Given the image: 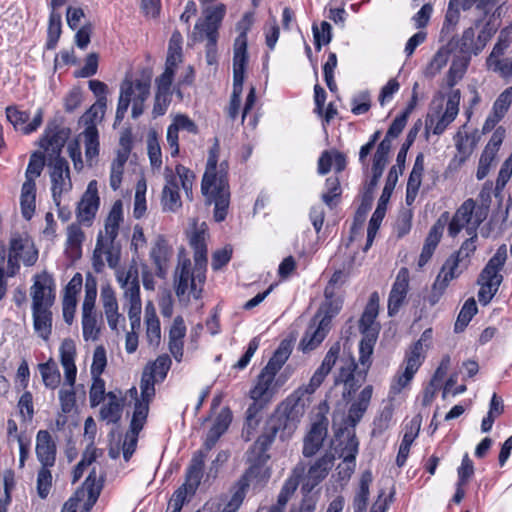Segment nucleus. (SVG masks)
<instances>
[{
	"mask_svg": "<svg viewBox=\"0 0 512 512\" xmlns=\"http://www.w3.org/2000/svg\"><path fill=\"white\" fill-rule=\"evenodd\" d=\"M459 0H450L441 29V39L449 37L454 31L460 19L458 8Z\"/></svg>",
	"mask_w": 512,
	"mask_h": 512,
	"instance_id": "obj_38",
	"label": "nucleus"
},
{
	"mask_svg": "<svg viewBox=\"0 0 512 512\" xmlns=\"http://www.w3.org/2000/svg\"><path fill=\"white\" fill-rule=\"evenodd\" d=\"M397 181H398V173L396 170V166H393V167H391V169L388 173L382 194L378 200L377 207H376L374 213L372 214V217L368 224L367 239H366L365 247L363 249L365 252L371 247V245L374 241V238L377 234V231L379 230L381 222H382L383 218L385 217L387 203L389 202V199L393 193V190L395 189Z\"/></svg>",
	"mask_w": 512,
	"mask_h": 512,
	"instance_id": "obj_7",
	"label": "nucleus"
},
{
	"mask_svg": "<svg viewBox=\"0 0 512 512\" xmlns=\"http://www.w3.org/2000/svg\"><path fill=\"white\" fill-rule=\"evenodd\" d=\"M149 412V403L147 401H135L134 412L130 422L129 432L138 435L143 429Z\"/></svg>",
	"mask_w": 512,
	"mask_h": 512,
	"instance_id": "obj_40",
	"label": "nucleus"
},
{
	"mask_svg": "<svg viewBox=\"0 0 512 512\" xmlns=\"http://www.w3.org/2000/svg\"><path fill=\"white\" fill-rule=\"evenodd\" d=\"M35 450L41 466H54L56 461V444L47 430L38 431Z\"/></svg>",
	"mask_w": 512,
	"mask_h": 512,
	"instance_id": "obj_20",
	"label": "nucleus"
},
{
	"mask_svg": "<svg viewBox=\"0 0 512 512\" xmlns=\"http://www.w3.org/2000/svg\"><path fill=\"white\" fill-rule=\"evenodd\" d=\"M448 219H449V213L443 212L440 215V217L437 219V221L431 227V229L425 239L421 254L419 256L418 266L420 268L425 266L431 259L435 249L437 248V246L442 238L443 231H444L445 226L447 225Z\"/></svg>",
	"mask_w": 512,
	"mask_h": 512,
	"instance_id": "obj_15",
	"label": "nucleus"
},
{
	"mask_svg": "<svg viewBox=\"0 0 512 512\" xmlns=\"http://www.w3.org/2000/svg\"><path fill=\"white\" fill-rule=\"evenodd\" d=\"M61 27V15L59 13H56L55 11H52L49 16V25L47 30V50H53L56 48L62 32Z\"/></svg>",
	"mask_w": 512,
	"mask_h": 512,
	"instance_id": "obj_46",
	"label": "nucleus"
},
{
	"mask_svg": "<svg viewBox=\"0 0 512 512\" xmlns=\"http://www.w3.org/2000/svg\"><path fill=\"white\" fill-rule=\"evenodd\" d=\"M101 489L102 485L96 483V471L93 469L84 481L82 487L78 488L74 496L65 502L61 512H76L78 503L83 501L86 496L83 512H90L100 496Z\"/></svg>",
	"mask_w": 512,
	"mask_h": 512,
	"instance_id": "obj_8",
	"label": "nucleus"
},
{
	"mask_svg": "<svg viewBox=\"0 0 512 512\" xmlns=\"http://www.w3.org/2000/svg\"><path fill=\"white\" fill-rule=\"evenodd\" d=\"M409 289V271L403 267L399 270L388 297V315L395 316L404 304Z\"/></svg>",
	"mask_w": 512,
	"mask_h": 512,
	"instance_id": "obj_13",
	"label": "nucleus"
},
{
	"mask_svg": "<svg viewBox=\"0 0 512 512\" xmlns=\"http://www.w3.org/2000/svg\"><path fill=\"white\" fill-rule=\"evenodd\" d=\"M190 245L194 250L195 267H206L207 245L203 231H195L190 238Z\"/></svg>",
	"mask_w": 512,
	"mask_h": 512,
	"instance_id": "obj_37",
	"label": "nucleus"
},
{
	"mask_svg": "<svg viewBox=\"0 0 512 512\" xmlns=\"http://www.w3.org/2000/svg\"><path fill=\"white\" fill-rule=\"evenodd\" d=\"M456 277H458V273L447 272L441 268L439 274L437 275V277L433 283L431 295L429 296V299H428L429 303L432 306L435 305L439 301L442 294L444 293L447 286L449 285L450 281Z\"/></svg>",
	"mask_w": 512,
	"mask_h": 512,
	"instance_id": "obj_36",
	"label": "nucleus"
},
{
	"mask_svg": "<svg viewBox=\"0 0 512 512\" xmlns=\"http://www.w3.org/2000/svg\"><path fill=\"white\" fill-rule=\"evenodd\" d=\"M334 460L335 456L331 452H326L309 468L308 473L318 481H323L332 468Z\"/></svg>",
	"mask_w": 512,
	"mask_h": 512,
	"instance_id": "obj_45",
	"label": "nucleus"
},
{
	"mask_svg": "<svg viewBox=\"0 0 512 512\" xmlns=\"http://www.w3.org/2000/svg\"><path fill=\"white\" fill-rule=\"evenodd\" d=\"M70 130L60 128L58 126L51 127L48 125L44 135L39 141V145L48 151L49 160L63 158L61 156L62 149L69 137Z\"/></svg>",
	"mask_w": 512,
	"mask_h": 512,
	"instance_id": "obj_11",
	"label": "nucleus"
},
{
	"mask_svg": "<svg viewBox=\"0 0 512 512\" xmlns=\"http://www.w3.org/2000/svg\"><path fill=\"white\" fill-rule=\"evenodd\" d=\"M97 297V282L90 274L86 277L85 297L82 304V311H92L95 308Z\"/></svg>",
	"mask_w": 512,
	"mask_h": 512,
	"instance_id": "obj_58",
	"label": "nucleus"
},
{
	"mask_svg": "<svg viewBox=\"0 0 512 512\" xmlns=\"http://www.w3.org/2000/svg\"><path fill=\"white\" fill-rule=\"evenodd\" d=\"M476 250V241L472 239H466L460 246V249L453 253L443 264L442 269L447 272H455L458 275L461 271H457L458 267L461 263H464V266L467 267L469 263L470 256Z\"/></svg>",
	"mask_w": 512,
	"mask_h": 512,
	"instance_id": "obj_23",
	"label": "nucleus"
},
{
	"mask_svg": "<svg viewBox=\"0 0 512 512\" xmlns=\"http://www.w3.org/2000/svg\"><path fill=\"white\" fill-rule=\"evenodd\" d=\"M44 165V155L40 152H34L30 156L24 182L35 183V179L41 175Z\"/></svg>",
	"mask_w": 512,
	"mask_h": 512,
	"instance_id": "obj_49",
	"label": "nucleus"
},
{
	"mask_svg": "<svg viewBox=\"0 0 512 512\" xmlns=\"http://www.w3.org/2000/svg\"><path fill=\"white\" fill-rule=\"evenodd\" d=\"M151 71L143 70L140 79L125 78L120 84V94L115 114L114 125L123 121L127 110L132 103L131 115L133 119L144 113V103L150 96Z\"/></svg>",
	"mask_w": 512,
	"mask_h": 512,
	"instance_id": "obj_4",
	"label": "nucleus"
},
{
	"mask_svg": "<svg viewBox=\"0 0 512 512\" xmlns=\"http://www.w3.org/2000/svg\"><path fill=\"white\" fill-rule=\"evenodd\" d=\"M372 481V475L369 471L362 474L359 489L353 498L354 512H366L369 500V486Z\"/></svg>",
	"mask_w": 512,
	"mask_h": 512,
	"instance_id": "obj_33",
	"label": "nucleus"
},
{
	"mask_svg": "<svg viewBox=\"0 0 512 512\" xmlns=\"http://www.w3.org/2000/svg\"><path fill=\"white\" fill-rule=\"evenodd\" d=\"M172 101V92L157 91L155 94L152 114L154 118L163 116Z\"/></svg>",
	"mask_w": 512,
	"mask_h": 512,
	"instance_id": "obj_63",
	"label": "nucleus"
},
{
	"mask_svg": "<svg viewBox=\"0 0 512 512\" xmlns=\"http://www.w3.org/2000/svg\"><path fill=\"white\" fill-rule=\"evenodd\" d=\"M448 219H449V213L443 212L440 215V217L437 219V221L431 227V229L425 239L421 254L419 256L418 266L420 268L425 266L431 259L435 249L437 248V246L442 238L443 231H444L445 226L447 225Z\"/></svg>",
	"mask_w": 512,
	"mask_h": 512,
	"instance_id": "obj_14",
	"label": "nucleus"
},
{
	"mask_svg": "<svg viewBox=\"0 0 512 512\" xmlns=\"http://www.w3.org/2000/svg\"><path fill=\"white\" fill-rule=\"evenodd\" d=\"M146 337L150 345H159L161 339L160 321L152 308V314L149 315V307L146 308Z\"/></svg>",
	"mask_w": 512,
	"mask_h": 512,
	"instance_id": "obj_47",
	"label": "nucleus"
},
{
	"mask_svg": "<svg viewBox=\"0 0 512 512\" xmlns=\"http://www.w3.org/2000/svg\"><path fill=\"white\" fill-rule=\"evenodd\" d=\"M512 102V87L505 89L493 104L494 117L502 119Z\"/></svg>",
	"mask_w": 512,
	"mask_h": 512,
	"instance_id": "obj_60",
	"label": "nucleus"
},
{
	"mask_svg": "<svg viewBox=\"0 0 512 512\" xmlns=\"http://www.w3.org/2000/svg\"><path fill=\"white\" fill-rule=\"evenodd\" d=\"M328 425V418L324 414L319 413L304 438L302 450L304 457L310 458L321 449L328 434Z\"/></svg>",
	"mask_w": 512,
	"mask_h": 512,
	"instance_id": "obj_10",
	"label": "nucleus"
},
{
	"mask_svg": "<svg viewBox=\"0 0 512 512\" xmlns=\"http://www.w3.org/2000/svg\"><path fill=\"white\" fill-rule=\"evenodd\" d=\"M44 385L47 388L55 389L61 381L60 371L56 362L50 358L47 362L38 365Z\"/></svg>",
	"mask_w": 512,
	"mask_h": 512,
	"instance_id": "obj_35",
	"label": "nucleus"
},
{
	"mask_svg": "<svg viewBox=\"0 0 512 512\" xmlns=\"http://www.w3.org/2000/svg\"><path fill=\"white\" fill-rule=\"evenodd\" d=\"M132 277L131 271L127 273L125 278L122 276H118V281L121 283V286L125 288L124 296L129 301V303H141L140 298V285L137 273Z\"/></svg>",
	"mask_w": 512,
	"mask_h": 512,
	"instance_id": "obj_43",
	"label": "nucleus"
},
{
	"mask_svg": "<svg viewBox=\"0 0 512 512\" xmlns=\"http://www.w3.org/2000/svg\"><path fill=\"white\" fill-rule=\"evenodd\" d=\"M249 487V479L246 475L241 476V478L236 482L233 487V494L230 501L227 503L224 508V512H236L241 506L247 489Z\"/></svg>",
	"mask_w": 512,
	"mask_h": 512,
	"instance_id": "obj_39",
	"label": "nucleus"
},
{
	"mask_svg": "<svg viewBox=\"0 0 512 512\" xmlns=\"http://www.w3.org/2000/svg\"><path fill=\"white\" fill-rule=\"evenodd\" d=\"M391 147V141H388V139H383L379 143L373 157L372 170L383 173L388 161V155L390 153Z\"/></svg>",
	"mask_w": 512,
	"mask_h": 512,
	"instance_id": "obj_52",
	"label": "nucleus"
},
{
	"mask_svg": "<svg viewBox=\"0 0 512 512\" xmlns=\"http://www.w3.org/2000/svg\"><path fill=\"white\" fill-rule=\"evenodd\" d=\"M203 13L205 18L196 22L195 30L205 35L218 36L219 26L226 14V6L221 3L216 6L207 7Z\"/></svg>",
	"mask_w": 512,
	"mask_h": 512,
	"instance_id": "obj_19",
	"label": "nucleus"
},
{
	"mask_svg": "<svg viewBox=\"0 0 512 512\" xmlns=\"http://www.w3.org/2000/svg\"><path fill=\"white\" fill-rule=\"evenodd\" d=\"M332 27L330 23L327 21H323L321 23V28L319 29L316 24H313L312 31L314 37V45L317 51H320L322 45H327L330 43L332 39L331 34Z\"/></svg>",
	"mask_w": 512,
	"mask_h": 512,
	"instance_id": "obj_55",
	"label": "nucleus"
},
{
	"mask_svg": "<svg viewBox=\"0 0 512 512\" xmlns=\"http://www.w3.org/2000/svg\"><path fill=\"white\" fill-rule=\"evenodd\" d=\"M276 436L277 435L275 433H271V430L264 426L262 434L256 439L252 448L253 453L257 455V461L263 462L269 458L266 452L270 449Z\"/></svg>",
	"mask_w": 512,
	"mask_h": 512,
	"instance_id": "obj_41",
	"label": "nucleus"
},
{
	"mask_svg": "<svg viewBox=\"0 0 512 512\" xmlns=\"http://www.w3.org/2000/svg\"><path fill=\"white\" fill-rule=\"evenodd\" d=\"M83 134L85 139V155L87 161H90L99 154L98 130L93 127L85 128Z\"/></svg>",
	"mask_w": 512,
	"mask_h": 512,
	"instance_id": "obj_51",
	"label": "nucleus"
},
{
	"mask_svg": "<svg viewBox=\"0 0 512 512\" xmlns=\"http://www.w3.org/2000/svg\"><path fill=\"white\" fill-rule=\"evenodd\" d=\"M470 61V56H454L446 76V83L450 89H452L464 77Z\"/></svg>",
	"mask_w": 512,
	"mask_h": 512,
	"instance_id": "obj_32",
	"label": "nucleus"
},
{
	"mask_svg": "<svg viewBox=\"0 0 512 512\" xmlns=\"http://www.w3.org/2000/svg\"><path fill=\"white\" fill-rule=\"evenodd\" d=\"M122 217V203L116 201L105 220L104 232L97 235L95 249L92 256V266L95 272L100 273L105 267L103 256H106L107 264L115 269L120 262L121 246L116 242Z\"/></svg>",
	"mask_w": 512,
	"mask_h": 512,
	"instance_id": "obj_2",
	"label": "nucleus"
},
{
	"mask_svg": "<svg viewBox=\"0 0 512 512\" xmlns=\"http://www.w3.org/2000/svg\"><path fill=\"white\" fill-rule=\"evenodd\" d=\"M206 456V453L202 450L195 452L186 470L183 485H188L187 487L190 488L192 494L196 493L201 483Z\"/></svg>",
	"mask_w": 512,
	"mask_h": 512,
	"instance_id": "obj_21",
	"label": "nucleus"
},
{
	"mask_svg": "<svg viewBox=\"0 0 512 512\" xmlns=\"http://www.w3.org/2000/svg\"><path fill=\"white\" fill-rule=\"evenodd\" d=\"M305 406L303 392L296 390L276 407L265 426L271 433H280V439L284 441L296 430L305 413Z\"/></svg>",
	"mask_w": 512,
	"mask_h": 512,
	"instance_id": "obj_5",
	"label": "nucleus"
},
{
	"mask_svg": "<svg viewBox=\"0 0 512 512\" xmlns=\"http://www.w3.org/2000/svg\"><path fill=\"white\" fill-rule=\"evenodd\" d=\"M477 311L478 308L475 299H467L458 314L454 324V331L456 333L463 332Z\"/></svg>",
	"mask_w": 512,
	"mask_h": 512,
	"instance_id": "obj_44",
	"label": "nucleus"
},
{
	"mask_svg": "<svg viewBox=\"0 0 512 512\" xmlns=\"http://www.w3.org/2000/svg\"><path fill=\"white\" fill-rule=\"evenodd\" d=\"M422 127V122L420 119H418L413 126L409 129L406 139L404 143L402 144L396 158L397 166L399 167V171L397 172L398 175L402 174L405 168V161L407 157L408 150L413 145L414 141L417 138V135Z\"/></svg>",
	"mask_w": 512,
	"mask_h": 512,
	"instance_id": "obj_34",
	"label": "nucleus"
},
{
	"mask_svg": "<svg viewBox=\"0 0 512 512\" xmlns=\"http://www.w3.org/2000/svg\"><path fill=\"white\" fill-rule=\"evenodd\" d=\"M20 207L23 218L30 220L36 209V183L24 182L22 184Z\"/></svg>",
	"mask_w": 512,
	"mask_h": 512,
	"instance_id": "obj_28",
	"label": "nucleus"
},
{
	"mask_svg": "<svg viewBox=\"0 0 512 512\" xmlns=\"http://www.w3.org/2000/svg\"><path fill=\"white\" fill-rule=\"evenodd\" d=\"M330 326H328V318L320 320L319 314H316L310 321L301 341L300 348L306 353L316 349L326 338Z\"/></svg>",
	"mask_w": 512,
	"mask_h": 512,
	"instance_id": "obj_12",
	"label": "nucleus"
},
{
	"mask_svg": "<svg viewBox=\"0 0 512 512\" xmlns=\"http://www.w3.org/2000/svg\"><path fill=\"white\" fill-rule=\"evenodd\" d=\"M379 311V295L377 292H373L370 295L369 301L364 309V312L360 318L359 323L361 325L374 324L375 319L378 316Z\"/></svg>",
	"mask_w": 512,
	"mask_h": 512,
	"instance_id": "obj_53",
	"label": "nucleus"
},
{
	"mask_svg": "<svg viewBox=\"0 0 512 512\" xmlns=\"http://www.w3.org/2000/svg\"><path fill=\"white\" fill-rule=\"evenodd\" d=\"M506 259L507 248L505 244H502L481 271L477 283H499L500 286L503 281V276L499 272L504 267Z\"/></svg>",
	"mask_w": 512,
	"mask_h": 512,
	"instance_id": "obj_17",
	"label": "nucleus"
},
{
	"mask_svg": "<svg viewBox=\"0 0 512 512\" xmlns=\"http://www.w3.org/2000/svg\"><path fill=\"white\" fill-rule=\"evenodd\" d=\"M100 200L82 198L78 205L77 218L81 223H90L98 210Z\"/></svg>",
	"mask_w": 512,
	"mask_h": 512,
	"instance_id": "obj_48",
	"label": "nucleus"
},
{
	"mask_svg": "<svg viewBox=\"0 0 512 512\" xmlns=\"http://www.w3.org/2000/svg\"><path fill=\"white\" fill-rule=\"evenodd\" d=\"M474 37L475 31L472 27H469L464 30L460 39L452 37L448 42V46L451 47L454 52H458V55L470 57L472 54L477 55L481 50H476L478 43L474 40Z\"/></svg>",
	"mask_w": 512,
	"mask_h": 512,
	"instance_id": "obj_26",
	"label": "nucleus"
},
{
	"mask_svg": "<svg viewBox=\"0 0 512 512\" xmlns=\"http://www.w3.org/2000/svg\"><path fill=\"white\" fill-rule=\"evenodd\" d=\"M7 120L14 126L15 129L21 130L24 134L28 135L35 132L43 122V110H37L32 121L27 123L30 115L27 111H21L16 106H8L6 108Z\"/></svg>",
	"mask_w": 512,
	"mask_h": 512,
	"instance_id": "obj_16",
	"label": "nucleus"
},
{
	"mask_svg": "<svg viewBox=\"0 0 512 512\" xmlns=\"http://www.w3.org/2000/svg\"><path fill=\"white\" fill-rule=\"evenodd\" d=\"M373 393V387L367 385L358 395V398L353 402L348 410V421L351 426H356L363 415L367 411Z\"/></svg>",
	"mask_w": 512,
	"mask_h": 512,
	"instance_id": "obj_27",
	"label": "nucleus"
},
{
	"mask_svg": "<svg viewBox=\"0 0 512 512\" xmlns=\"http://www.w3.org/2000/svg\"><path fill=\"white\" fill-rule=\"evenodd\" d=\"M60 361L63 367L76 366L75 355L76 348L74 341L71 339H65L61 343L60 349Z\"/></svg>",
	"mask_w": 512,
	"mask_h": 512,
	"instance_id": "obj_62",
	"label": "nucleus"
},
{
	"mask_svg": "<svg viewBox=\"0 0 512 512\" xmlns=\"http://www.w3.org/2000/svg\"><path fill=\"white\" fill-rule=\"evenodd\" d=\"M176 34H172L169 41L168 52L165 67L176 70L178 63L182 61V47L179 43L175 44Z\"/></svg>",
	"mask_w": 512,
	"mask_h": 512,
	"instance_id": "obj_61",
	"label": "nucleus"
},
{
	"mask_svg": "<svg viewBox=\"0 0 512 512\" xmlns=\"http://www.w3.org/2000/svg\"><path fill=\"white\" fill-rule=\"evenodd\" d=\"M166 184L162 191L161 204L163 211L176 212L181 206L179 186L175 175H166Z\"/></svg>",
	"mask_w": 512,
	"mask_h": 512,
	"instance_id": "obj_22",
	"label": "nucleus"
},
{
	"mask_svg": "<svg viewBox=\"0 0 512 512\" xmlns=\"http://www.w3.org/2000/svg\"><path fill=\"white\" fill-rule=\"evenodd\" d=\"M325 186L327 191L322 194L321 199L330 209H333L338 204L342 194L339 178L337 176L328 177Z\"/></svg>",
	"mask_w": 512,
	"mask_h": 512,
	"instance_id": "obj_42",
	"label": "nucleus"
},
{
	"mask_svg": "<svg viewBox=\"0 0 512 512\" xmlns=\"http://www.w3.org/2000/svg\"><path fill=\"white\" fill-rule=\"evenodd\" d=\"M193 271H191V261L185 258L179 262L175 272V292L177 296H183L188 288H191Z\"/></svg>",
	"mask_w": 512,
	"mask_h": 512,
	"instance_id": "obj_31",
	"label": "nucleus"
},
{
	"mask_svg": "<svg viewBox=\"0 0 512 512\" xmlns=\"http://www.w3.org/2000/svg\"><path fill=\"white\" fill-rule=\"evenodd\" d=\"M169 255L170 249L167 241L163 236H158L150 251V257L156 266V275L159 278H165L166 276Z\"/></svg>",
	"mask_w": 512,
	"mask_h": 512,
	"instance_id": "obj_25",
	"label": "nucleus"
},
{
	"mask_svg": "<svg viewBox=\"0 0 512 512\" xmlns=\"http://www.w3.org/2000/svg\"><path fill=\"white\" fill-rule=\"evenodd\" d=\"M247 45L245 33H240L235 39L233 48V83H244L248 63Z\"/></svg>",
	"mask_w": 512,
	"mask_h": 512,
	"instance_id": "obj_18",
	"label": "nucleus"
},
{
	"mask_svg": "<svg viewBox=\"0 0 512 512\" xmlns=\"http://www.w3.org/2000/svg\"><path fill=\"white\" fill-rule=\"evenodd\" d=\"M97 315L95 310L82 311V329L83 337L88 340L90 338L96 339L99 330L96 328Z\"/></svg>",
	"mask_w": 512,
	"mask_h": 512,
	"instance_id": "obj_56",
	"label": "nucleus"
},
{
	"mask_svg": "<svg viewBox=\"0 0 512 512\" xmlns=\"http://www.w3.org/2000/svg\"><path fill=\"white\" fill-rule=\"evenodd\" d=\"M30 296L34 330L42 339L47 340L52 332L51 308L56 299L53 276L47 271L34 275Z\"/></svg>",
	"mask_w": 512,
	"mask_h": 512,
	"instance_id": "obj_1",
	"label": "nucleus"
},
{
	"mask_svg": "<svg viewBox=\"0 0 512 512\" xmlns=\"http://www.w3.org/2000/svg\"><path fill=\"white\" fill-rule=\"evenodd\" d=\"M233 419L232 411L229 407H223L216 416L212 427L209 431L222 436L229 428Z\"/></svg>",
	"mask_w": 512,
	"mask_h": 512,
	"instance_id": "obj_54",
	"label": "nucleus"
},
{
	"mask_svg": "<svg viewBox=\"0 0 512 512\" xmlns=\"http://www.w3.org/2000/svg\"><path fill=\"white\" fill-rule=\"evenodd\" d=\"M107 106L94 103L80 118V122L83 123L85 128L96 127V122L102 120L105 114Z\"/></svg>",
	"mask_w": 512,
	"mask_h": 512,
	"instance_id": "obj_57",
	"label": "nucleus"
},
{
	"mask_svg": "<svg viewBox=\"0 0 512 512\" xmlns=\"http://www.w3.org/2000/svg\"><path fill=\"white\" fill-rule=\"evenodd\" d=\"M49 166L52 198L55 205L59 206L62 194L72 188L69 164L65 158H58L49 160Z\"/></svg>",
	"mask_w": 512,
	"mask_h": 512,
	"instance_id": "obj_9",
	"label": "nucleus"
},
{
	"mask_svg": "<svg viewBox=\"0 0 512 512\" xmlns=\"http://www.w3.org/2000/svg\"><path fill=\"white\" fill-rule=\"evenodd\" d=\"M275 376L276 374L263 368L257 377L256 384L249 392L250 398L264 399L271 402L275 393L272 386Z\"/></svg>",
	"mask_w": 512,
	"mask_h": 512,
	"instance_id": "obj_24",
	"label": "nucleus"
},
{
	"mask_svg": "<svg viewBox=\"0 0 512 512\" xmlns=\"http://www.w3.org/2000/svg\"><path fill=\"white\" fill-rule=\"evenodd\" d=\"M431 338L432 329L429 328L422 333L419 340L411 345L405 356V370L402 374L395 377L394 382L391 385V392L398 394L411 382L424 360V356L422 355L423 342L429 341Z\"/></svg>",
	"mask_w": 512,
	"mask_h": 512,
	"instance_id": "obj_6",
	"label": "nucleus"
},
{
	"mask_svg": "<svg viewBox=\"0 0 512 512\" xmlns=\"http://www.w3.org/2000/svg\"><path fill=\"white\" fill-rule=\"evenodd\" d=\"M97 456L98 449L92 444L89 445L83 452L80 462L74 467L73 483L77 482L83 476L84 470L96 460Z\"/></svg>",
	"mask_w": 512,
	"mask_h": 512,
	"instance_id": "obj_50",
	"label": "nucleus"
},
{
	"mask_svg": "<svg viewBox=\"0 0 512 512\" xmlns=\"http://www.w3.org/2000/svg\"><path fill=\"white\" fill-rule=\"evenodd\" d=\"M452 52H454L453 49L448 45L441 47L436 52L429 64V69L431 70L432 75L440 72V70L447 64L449 56Z\"/></svg>",
	"mask_w": 512,
	"mask_h": 512,
	"instance_id": "obj_64",
	"label": "nucleus"
},
{
	"mask_svg": "<svg viewBox=\"0 0 512 512\" xmlns=\"http://www.w3.org/2000/svg\"><path fill=\"white\" fill-rule=\"evenodd\" d=\"M228 167L227 161H222L219 165L216 164L215 170L212 171L206 167L202 178L201 190L206 197V203L214 204L216 222L224 221L228 213L230 203Z\"/></svg>",
	"mask_w": 512,
	"mask_h": 512,
	"instance_id": "obj_3",
	"label": "nucleus"
},
{
	"mask_svg": "<svg viewBox=\"0 0 512 512\" xmlns=\"http://www.w3.org/2000/svg\"><path fill=\"white\" fill-rule=\"evenodd\" d=\"M50 467L41 466L37 475V493L41 499L47 498L52 486V474Z\"/></svg>",
	"mask_w": 512,
	"mask_h": 512,
	"instance_id": "obj_59",
	"label": "nucleus"
},
{
	"mask_svg": "<svg viewBox=\"0 0 512 512\" xmlns=\"http://www.w3.org/2000/svg\"><path fill=\"white\" fill-rule=\"evenodd\" d=\"M85 235L82 231L81 227L72 223L67 228V241H66V252L69 257L73 259H78L82 254V243L84 241Z\"/></svg>",
	"mask_w": 512,
	"mask_h": 512,
	"instance_id": "obj_29",
	"label": "nucleus"
},
{
	"mask_svg": "<svg viewBox=\"0 0 512 512\" xmlns=\"http://www.w3.org/2000/svg\"><path fill=\"white\" fill-rule=\"evenodd\" d=\"M293 349V341L290 339H283L278 348L273 353L272 357L269 359L268 363L264 367L266 371H271L274 374L282 368L285 362L288 360L289 356L292 353Z\"/></svg>",
	"mask_w": 512,
	"mask_h": 512,
	"instance_id": "obj_30",
	"label": "nucleus"
}]
</instances>
